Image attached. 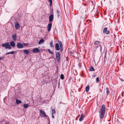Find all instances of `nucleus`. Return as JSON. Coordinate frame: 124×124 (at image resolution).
Segmentation results:
<instances>
[{"label":"nucleus","instance_id":"obj_1","mask_svg":"<svg viewBox=\"0 0 124 124\" xmlns=\"http://www.w3.org/2000/svg\"><path fill=\"white\" fill-rule=\"evenodd\" d=\"M100 112V119L101 120L103 118L105 112V108L104 104H103L102 105Z\"/></svg>","mask_w":124,"mask_h":124},{"label":"nucleus","instance_id":"obj_2","mask_svg":"<svg viewBox=\"0 0 124 124\" xmlns=\"http://www.w3.org/2000/svg\"><path fill=\"white\" fill-rule=\"evenodd\" d=\"M2 46L3 47H5L6 49H10L12 48L11 47L9 44L8 42H7L4 44H2Z\"/></svg>","mask_w":124,"mask_h":124},{"label":"nucleus","instance_id":"obj_3","mask_svg":"<svg viewBox=\"0 0 124 124\" xmlns=\"http://www.w3.org/2000/svg\"><path fill=\"white\" fill-rule=\"evenodd\" d=\"M56 58L58 62H59L60 60V54L59 52H56Z\"/></svg>","mask_w":124,"mask_h":124},{"label":"nucleus","instance_id":"obj_4","mask_svg":"<svg viewBox=\"0 0 124 124\" xmlns=\"http://www.w3.org/2000/svg\"><path fill=\"white\" fill-rule=\"evenodd\" d=\"M40 113L42 115V116L43 117H46V116H47L45 111L42 110H40Z\"/></svg>","mask_w":124,"mask_h":124},{"label":"nucleus","instance_id":"obj_5","mask_svg":"<svg viewBox=\"0 0 124 124\" xmlns=\"http://www.w3.org/2000/svg\"><path fill=\"white\" fill-rule=\"evenodd\" d=\"M103 33L106 34H108L110 33V31L109 30H107V28L105 27L103 29Z\"/></svg>","mask_w":124,"mask_h":124},{"label":"nucleus","instance_id":"obj_6","mask_svg":"<svg viewBox=\"0 0 124 124\" xmlns=\"http://www.w3.org/2000/svg\"><path fill=\"white\" fill-rule=\"evenodd\" d=\"M17 47L19 48H22L23 47V45L20 42L17 43L16 44Z\"/></svg>","mask_w":124,"mask_h":124},{"label":"nucleus","instance_id":"obj_7","mask_svg":"<svg viewBox=\"0 0 124 124\" xmlns=\"http://www.w3.org/2000/svg\"><path fill=\"white\" fill-rule=\"evenodd\" d=\"M52 25V24L51 23H50L48 24L47 26V30L48 31H50Z\"/></svg>","mask_w":124,"mask_h":124},{"label":"nucleus","instance_id":"obj_8","mask_svg":"<svg viewBox=\"0 0 124 124\" xmlns=\"http://www.w3.org/2000/svg\"><path fill=\"white\" fill-rule=\"evenodd\" d=\"M15 27L16 29L17 30H18L20 28V26L18 23L17 22H16L15 24Z\"/></svg>","mask_w":124,"mask_h":124},{"label":"nucleus","instance_id":"obj_9","mask_svg":"<svg viewBox=\"0 0 124 124\" xmlns=\"http://www.w3.org/2000/svg\"><path fill=\"white\" fill-rule=\"evenodd\" d=\"M32 51L34 53H36L39 52V50L38 48H35L33 49Z\"/></svg>","mask_w":124,"mask_h":124},{"label":"nucleus","instance_id":"obj_10","mask_svg":"<svg viewBox=\"0 0 124 124\" xmlns=\"http://www.w3.org/2000/svg\"><path fill=\"white\" fill-rule=\"evenodd\" d=\"M16 34L15 33L12 35V38L13 41H16Z\"/></svg>","mask_w":124,"mask_h":124},{"label":"nucleus","instance_id":"obj_11","mask_svg":"<svg viewBox=\"0 0 124 124\" xmlns=\"http://www.w3.org/2000/svg\"><path fill=\"white\" fill-rule=\"evenodd\" d=\"M54 19V16L53 14L51 15L49 17V22H52Z\"/></svg>","mask_w":124,"mask_h":124},{"label":"nucleus","instance_id":"obj_12","mask_svg":"<svg viewBox=\"0 0 124 124\" xmlns=\"http://www.w3.org/2000/svg\"><path fill=\"white\" fill-rule=\"evenodd\" d=\"M55 48L57 51H58L60 50L59 45L58 43H56L55 44Z\"/></svg>","mask_w":124,"mask_h":124},{"label":"nucleus","instance_id":"obj_13","mask_svg":"<svg viewBox=\"0 0 124 124\" xmlns=\"http://www.w3.org/2000/svg\"><path fill=\"white\" fill-rule=\"evenodd\" d=\"M10 46L11 47H14L16 46V44L14 41H12L10 42Z\"/></svg>","mask_w":124,"mask_h":124},{"label":"nucleus","instance_id":"obj_14","mask_svg":"<svg viewBox=\"0 0 124 124\" xmlns=\"http://www.w3.org/2000/svg\"><path fill=\"white\" fill-rule=\"evenodd\" d=\"M106 91L107 95L108 96L109 95L110 92L109 89L108 87H107L106 88Z\"/></svg>","mask_w":124,"mask_h":124},{"label":"nucleus","instance_id":"obj_15","mask_svg":"<svg viewBox=\"0 0 124 124\" xmlns=\"http://www.w3.org/2000/svg\"><path fill=\"white\" fill-rule=\"evenodd\" d=\"M94 12L95 13H97L99 12L98 11L97 8H93V10L92 11V12Z\"/></svg>","mask_w":124,"mask_h":124},{"label":"nucleus","instance_id":"obj_16","mask_svg":"<svg viewBox=\"0 0 124 124\" xmlns=\"http://www.w3.org/2000/svg\"><path fill=\"white\" fill-rule=\"evenodd\" d=\"M44 40L43 39H41L39 41L38 44H40L41 43H42L44 42Z\"/></svg>","mask_w":124,"mask_h":124},{"label":"nucleus","instance_id":"obj_17","mask_svg":"<svg viewBox=\"0 0 124 124\" xmlns=\"http://www.w3.org/2000/svg\"><path fill=\"white\" fill-rule=\"evenodd\" d=\"M50 47L52 48H53L54 47V46L53 44V41H51L50 43Z\"/></svg>","mask_w":124,"mask_h":124},{"label":"nucleus","instance_id":"obj_18","mask_svg":"<svg viewBox=\"0 0 124 124\" xmlns=\"http://www.w3.org/2000/svg\"><path fill=\"white\" fill-rule=\"evenodd\" d=\"M84 117V116L83 115V114H82L81 117H80V118L79 119V121H81L83 119Z\"/></svg>","mask_w":124,"mask_h":124},{"label":"nucleus","instance_id":"obj_19","mask_svg":"<svg viewBox=\"0 0 124 124\" xmlns=\"http://www.w3.org/2000/svg\"><path fill=\"white\" fill-rule=\"evenodd\" d=\"M24 53L27 54L29 53V51L27 50H24L23 51Z\"/></svg>","mask_w":124,"mask_h":124},{"label":"nucleus","instance_id":"obj_20","mask_svg":"<svg viewBox=\"0 0 124 124\" xmlns=\"http://www.w3.org/2000/svg\"><path fill=\"white\" fill-rule=\"evenodd\" d=\"M85 90L86 92H87L89 91V85H88L86 87Z\"/></svg>","mask_w":124,"mask_h":124},{"label":"nucleus","instance_id":"obj_21","mask_svg":"<svg viewBox=\"0 0 124 124\" xmlns=\"http://www.w3.org/2000/svg\"><path fill=\"white\" fill-rule=\"evenodd\" d=\"M16 102L17 104H19L22 103V101L21 100H19L17 99L16 100Z\"/></svg>","mask_w":124,"mask_h":124},{"label":"nucleus","instance_id":"obj_22","mask_svg":"<svg viewBox=\"0 0 124 124\" xmlns=\"http://www.w3.org/2000/svg\"><path fill=\"white\" fill-rule=\"evenodd\" d=\"M14 53H15V52L14 51H12L11 52L7 53L6 54H6V55H7L8 54H13Z\"/></svg>","mask_w":124,"mask_h":124},{"label":"nucleus","instance_id":"obj_23","mask_svg":"<svg viewBox=\"0 0 124 124\" xmlns=\"http://www.w3.org/2000/svg\"><path fill=\"white\" fill-rule=\"evenodd\" d=\"M94 68L92 66H91L90 68V71H94Z\"/></svg>","mask_w":124,"mask_h":124},{"label":"nucleus","instance_id":"obj_24","mask_svg":"<svg viewBox=\"0 0 124 124\" xmlns=\"http://www.w3.org/2000/svg\"><path fill=\"white\" fill-rule=\"evenodd\" d=\"M29 106V105L28 104H24L23 105L24 107L25 108H27Z\"/></svg>","mask_w":124,"mask_h":124},{"label":"nucleus","instance_id":"obj_25","mask_svg":"<svg viewBox=\"0 0 124 124\" xmlns=\"http://www.w3.org/2000/svg\"><path fill=\"white\" fill-rule=\"evenodd\" d=\"M56 113L55 110L54 109H53L52 110V114H55Z\"/></svg>","mask_w":124,"mask_h":124},{"label":"nucleus","instance_id":"obj_26","mask_svg":"<svg viewBox=\"0 0 124 124\" xmlns=\"http://www.w3.org/2000/svg\"><path fill=\"white\" fill-rule=\"evenodd\" d=\"M60 78H61L62 80L64 78V75L62 74L61 75Z\"/></svg>","mask_w":124,"mask_h":124},{"label":"nucleus","instance_id":"obj_27","mask_svg":"<svg viewBox=\"0 0 124 124\" xmlns=\"http://www.w3.org/2000/svg\"><path fill=\"white\" fill-rule=\"evenodd\" d=\"M48 51L50 54H53L54 52L51 51L50 49H48Z\"/></svg>","mask_w":124,"mask_h":124},{"label":"nucleus","instance_id":"obj_28","mask_svg":"<svg viewBox=\"0 0 124 124\" xmlns=\"http://www.w3.org/2000/svg\"><path fill=\"white\" fill-rule=\"evenodd\" d=\"M60 47H63L61 41L59 42Z\"/></svg>","mask_w":124,"mask_h":124},{"label":"nucleus","instance_id":"obj_29","mask_svg":"<svg viewBox=\"0 0 124 124\" xmlns=\"http://www.w3.org/2000/svg\"><path fill=\"white\" fill-rule=\"evenodd\" d=\"M100 43V42L98 41H96L94 42V44L95 45L98 44Z\"/></svg>","mask_w":124,"mask_h":124},{"label":"nucleus","instance_id":"obj_30","mask_svg":"<svg viewBox=\"0 0 124 124\" xmlns=\"http://www.w3.org/2000/svg\"><path fill=\"white\" fill-rule=\"evenodd\" d=\"M49 2H50V5H49L50 6H51L52 3V0H49Z\"/></svg>","mask_w":124,"mask_h":124},{"label":"nucleus","instance_id":"obj_31","mask_svg":"<svg viewBox=\"0 0 124 124\" xmlns=\"http://www.w3.org/2000/svg\"><path fill=\"white\" fill-rule=\"evenodd\" d=\"M96 80L97 82H99V79L98 77H97L96 79Z\"/></svg>","mask_w":124,"mask_h":124},{"label":"nucleus","instance_id":"obj_32","mask_svg":"<svg viewBox=\"0 0 124 124\" xmlns=\"http://www.w3.org/2000/svg\"><path fill=\"white\" fill-rule=\"evenodd\" d=\"M99 47H100V50L101 52V51H102V46H101V45L99 44Z\"/></svg>","mask_w":124,"mask_h":124},{"label":"nucleus","instance_id":"obj_33","mask_svg":"<svg viewBox=\"0 0 124 124\" xmlns=\"http://www.w3.org/2000/svg\"><path fill=\"white\" fill-rule=\"evenodd\" d=\"M23 44L25 46H27L28 45L29 43H23Z\"/></svg>","mask_w":124,"mask_h":124},{"label":"nucleus","instance_id":"obj_34","mask_svg":"<svg viewBox=\"0 0 124 124\" xmlns=\"http://www.w3.org/2000/svg\"><path fill=\"white\" fill-rule=\"evenodd\" d=\"M47 116H46V118L48 120L49 119V118L48 116L47 115Z\"/></svg>","mask_w":124,"mask_h":124},{"label":"nucleus","instance_id":"obj_35","mask_svg":"<svg viewBox=\"0 0 124 124\" xmlns=\"http://www.w3.org/2000/svg\"><path fill=\"white\" fill-rule=\"evenodd\" d=\"M63 47H60V51L61 52H62L63 51Z\"/></svg>","mask_w":124,"mask_h":124},{"label":"nucleus","instance_id":"obj_36","mask_svg":"<svg viewBox=\"0 0 124 124\" xmlns=\"http://www.w3.org/2000/svg\"><path fill=\"white\" fill-rule=\"evenodd\" d=\"M60 82H58V88H60Z\"/></svg>","mask_w":124,"mask_h":124},{"label":"nucleus","instance_id":"obj_37","mask_svg":"<svg viewBox=\"0 0 124 124\" xmlns=\"http://www.w3.org/2000/svg\"><path fill=\"white\" fill-rule=\"evenodd\" d=\"M56 12L57 14H59L60 12L58 10Z\"/></svg>","mask_w":124,"mask_h":124},{"label":"nucleus","instance_id":"obj_38","mask_svg":"<svg viewBox=\"0 0 124 124\" xmlns=\"http://www.w3.org/2000/svg\"><path fill=\"white\" fill-rule=\"evenodd\" d=\"M68 59H69V58H68V57H66V60L67 61H68Z\"/></svg>","mask_w":124,"mask_h":124},{"label":"nucleus","instance_id":"obj_39","mask_svg":"<svg viewBox=\"0 0 124 124\" xmlns=\"http://www.w3.org/2000/svg\"><path fill=\"white\" fill-rule=\"evenodd\" d=\"M52 117L53 118H54V115L53 114H52Z\"/></svg>","mask_w":124,"mask_h":124},{"label":"nucleus","instance_id":"obj_40","mask_svg":"<svg viewBox=\"0 0 124 124\" xmlns=\"http://www.w3.org/2000/svg\"><path fill=\"white\" fill-rule=\"evenodd\" d=\"M120 79L122 81H124V80L122 78H120Z\"/></svg>","mask_w":124,"mask_h":124},{"label":"nucleus","instance_id":"obj_41","mask_svg":"<svg viewBox=\"0 0 124 124\" xmlns=\"http://www.w3.org/2000/svg\"><path fill=\"white\" fill-rule=\"evenodd\" d=\"M106 58V53L105 54L104 56V58L105 59V58Z\"/></svg>","mask_w":124,"mask_h":124},{"label":"nucleus","instance_id":"obj_42","mask_svg":"<svg viewBox=\"0 0 124 124\" xmlns=\"http://www.w3.org/2000/svg\"><path fill=\"white\" fill-rule=\"evenodd\" d=\"M99 46H96L95 47V48L96 49Z\"/></svg>","mask_w":124,"mask_h":124},{"label":"nucleus","instance_id":"obj_43","mask_svg":"<svg viewBox=\"0 0 124 124\" xmlns=\"http://www.w3.org/2000/svg\"><path fill=\"white\" fill-rule=\"evenodd\" d=\"M96 76V75H92V77H95Z\"/></svg>","mask_w":124,"mask_h":124},{"label":"nucleus","instance_id":"obj_44","mask_svg":"<svg viewBox=\"0 0 124 124\" xmlns=\"http://www.w3.org/2000/svg\"><path fill=\"white\" fill-rule=\"evenodd\" d=\"M58 15H57V17H59V16H60V15L59 14H57Z\"/></svg>","mask_w":124,"mask_h":124},{"label":"nucleus","instance_id":"obj_45","mask_svg":"<svg viewBox=\"0 0 124 124\" xmlns=\"http://www.w3.org/2000/svg\"><path fill=\"white\" fill-rule=\"evenodd\" d=\"M70 53L71 54H73L72 52H70Z\"/></svg>","mask_w":124,"mask_h":124},{"label":"nucleus","instance_id":"obj_46","mask_svg":"<svg viewBox=\"0 0 124 124\" xmlns=\"http://www.w3.org/2000/svg\"><path fill=\"white\" fill-rule=\"evenodd\" d=\"M2 59V57H0V60H1Z\"/></svg>","mask_w":124,"mask_h":124},{"label":"nucleus","instance_id":"obj_47","mask_svg":"<svg viewBox=\"0 0 124 124\" xmlns=\"http://www.w3.org/2000/svg\"><path fill=\"white\" fill-rule=\"evenodd\" d=\"M64 10H65V8H64Z\"/></svg>","mask_w":124,"mask_h":124},{"label":"nucleus","instance_id":"obj_48","mask_svg":"<svg viewBox=\"0 0 124 124\" xmlns=\"http://www.w3.org/2000/svg\"><path fill=\"white\" fill-rule=\"evenodd\" d=\"M117 10H118V8H117Z\"/></svg>","mask_w":124,"mask_h":124}]
</instances>
